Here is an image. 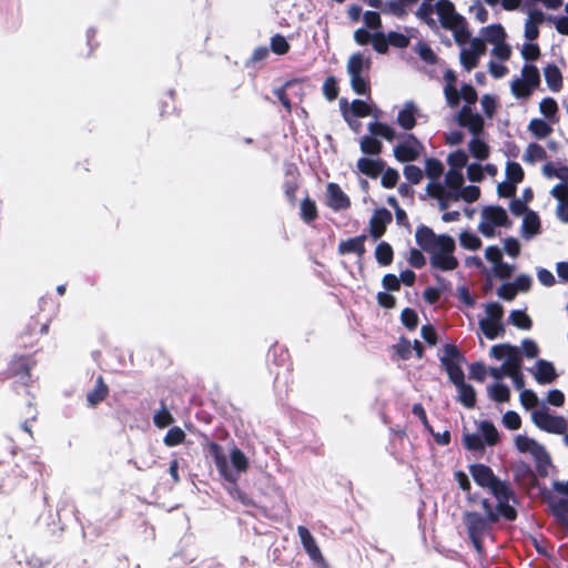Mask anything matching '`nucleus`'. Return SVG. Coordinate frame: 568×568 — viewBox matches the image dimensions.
I'll return each mask as SVG.
<instances>
[{
	"mask_svg": "<svg viewBox=\"0 0 568 568\" xmlns=\"http://www.w3.org/2000/svg\"><path fill=\"white\" fill-rule=\"evenodd\" d=\"M469 473L475 483L481 488H488L498 501V510L506 520L514 521L517 518V510L509 504L517 501V497L511 486L507 481L500 480L493 469L481 463L471 464Z\"/></svg>",
	"mask_w": 568,
	"mask_h": 568,
	"instance_id": "nucleus-1",
	"label": "nucleus"
},
{
	"mask_svg": "<svg viewBox=\"0 0 568 568\" xmlns=\"http://www.w3.org/2000/svg\"><path fill=\"white\" fill-rule=\"evenodd\" d=\"M439 361L449 381L458 389L459 402L466 408H474L476 405V392L470 384L465 382V374L462 368V364L466 361L464 354L455 344L447 343L443 346V355Z\"/></svg>",
	"mask_w": 568,
	"mask_h": 568,
	"instance_id": "nucleus-2",
	"label": "nucleus"
},
{
	"mask_svg": "<svg viewBox=\"0 0 568 568\" xmlns=\"http://www.w3.org/2000/svg\"><path fill=\"white\" fill-rule=\"evenodd\" d=\"M371 135L361 139V151L366 155H379L383 151V143L377 139L383 138L392 142L396 138L395 130L387 123L375 121L368 124Z\"/></svg>",
	"mask_w": 568,
	"mask_h": 568,
	"instance_id": "nucleus-3",
	"label": "nucleus"
},
{
	"mask_svg": "<svg viewBox=\"0 0 568 568\" xmlns=\"http://www.w3.org/2000/svg\"><path fill=\"white\" fill-rule=\"evenodd\" d=\"M463 520L466 525L467 534L471 544L478 554H483L484 537L491 531L495 523L488 520L477 511H466L463 516Z\"/></svg>",
	"mask_w": 568,
	"mask_h": 568,
	"instance_id": "nucleus-4",
	"label": "nucleus"
},
{
	"mask_svg": "<svg viewBox=\"0 0 568 568\" xmlns=\"http://www.w3.org/2000/svg\"><path fill=\"white\" fill-rule=\"evenodd\" d=\"M490 356L496 359L506 358L505 363L503 364L504 368L506 369V375L516 373L521 368L523 358L517 346L510 344L494 345L490 348Z\"/></svg>",
	"mask_w": 568,
	"mask_h": 568,
	"instance_id": "nucleus-5",
	"label": "nucleus"
},
{
	"mask_svg": "<svg viewBox=\"0 0 568 568\" xmlns=\"http://www.w3.org/2000/svg\"><path fill=\"white\" fill-rule=\"evenodd\" d=\"M534 424L544 432L562 435L567 432L568 424L562 416L550 415L547 408L532 412Z\"/></svg>",
	"mask_w": 568,
	"mask_h": 568,
	"instance_id": "nucleus-6",
	"label": "nucleus"
},
{
	"mask_svg": "<svg viewBox=\"0 0 568 568\" xmlns=\"http://www.w3.org/2000/svg\"><path fill=\"white\" fill-rule=\"evenodd\" d=\"M43 465L30 455L19 457L11 469V475L16 479H31L37 481L42 475Z\"/></svg>",
	"mask_w": 568,
	"mask_h": 568,
	"instance_id": "nucleus-7",
	"label": "nucleus"
},
{
	"mask_svg": "<svg viewBox=\"0 0 568 568\" xmlns=\"http://www.w3.org/2000/svg\"><path fill=\"white\" fill-rule=\"evenodd\" d=\"M404 138V142L394 146V156L403 163L417 160L424 149L422 142L413 133H407Z\"/></svg>",
	"mask_w": 568,
	"mask_h": 568,
	"instance_id": "nucleus-8",
	"label": "nucleus"
},
{
	"mask_svg": "<svg viewBox=\"0 0 568 568\" xmlns=\"http://www.w3.org/2000/svg\"><path fill=\"white\" fill-rule=\"evenodd\" d=\"M34 365L36 361L31 355H14L8 364L7 376L17 377L27 384L31 378L30 372Z\"/></svg>",
	"mask_w": 568,
	"mask_h": 568,
	"instance_id": "nucleus-9",
	"label": "nucleus"
},
{
	"mask_svg": "<svg viewBox=\"0 0 568 568\" xmlns=\"http://www.w3.org/2000/svg\"><path fill=\"white\" fill-rule=\"evenodd\" d=\"M207 452L210 456L214 459L215 466L220 475L229 483L235 484L237 481V474H235L229 468L227 458L223 452L222 446L215 442H211L207 445Z\"/></svg>",
	"mask_w": 568,
	"mask_h": 568,
	"instance_id": "nucleus-10",
	"label": "nucleus"
},
{
	"mask_svg": "<svg viewBox=\"0 0 568 568\" xmlns=\"http://www.w3.org/2000/svg\"><path fill=\"white\" fill-rule=\"evenodd\" d=\"M540 493L542 498L549 504L552 516L568 537V499L560 498L559 500H554L546 487H544Z\"/></svg>",
	"mask_w": 568,
	"mask_h": 568,
	"instance_id": "nucleus-11",
	"label": "nucleus"
},
{
	"mask_svg": "<svg viewBox=\"0 0 568 568\" xmlns=\"http://www.w3.org/2000/svg\"><path fill=\"white\" fill-rule=\"evenodd\" d=\"M457 122L460 126L467 128L473 136H480L484 132V119L480 114L474 113L468 105H464L458 115Z\"/></svg>",
	"mask_w": 568,
	"mask_h": 568,
	"instance_id": "nucleus-12",
	"label": "nucleus"
},
{
	"mask_svg": "<svg viewBox=\"0 0 568 568\" xmlns=\"http://www.w3.org/2000/svg\"><path fill=\"white\" fill-rule=\"evenodd\" d=\"M435 9L442 26L446 29H454L464 22V17L456 12L454 3L449 0L437 1Z\"/></svg>",
	"mask_w": 568,
	"mask_h": 568,
	"instance_id": "nucleus-13",
	"label": "nucleus"
},
{
	"mask_svg": "<svg viewBox=\"0 0 568 568\" xmlns=\"http://www.w3.org/2000/svg\"><path fill=\"white\" fill-rule=\"evenodd\" d=\"M351 199L342 190V187L335 183L329 182L326 185V205L335 212L347 210L351 207Z\"/></svg>",
	"mask_w": 568,
	"mask_h": 568,
	"instance_id": "nucleus-14",
	"label": "nucleus"
},
{
	"mask_svg": "<svg viewBox=\"0 0 568 568\" xmlns=\"http://www.w3.org/2000/svg\"><path fill=\"white\" fill-rule=\"evenodd\" d=\"M339 108L343 119L348 125H352V118H366L372 112L371 106L359 99L353 100L351 105H348L346 99H342L339 101Z\"/></svg>",
	"mask_w": 568,
	"mask_h": 568,
	"instance_id": "nucleus-15",
	"label": "nucleus"
},
{
	"mask_svg": "<svg viewBox=\"0 0 568 568\" xmlns=\"http://www.w3.org/2000/svg\"><path fill=\"white\" fill-rule=\"evenodd\" d=\"M392 213L387 209L376 210L369 221L371 235L377 240L382 237L385 232L387 224L392 222Z\"/></svg>",
	"mask_w": 568,
	"mask_h": 568,
	"instance_id": "nucleus-16",
	"label": "nucleus"
},
{
	"mask_svg": "<svg viewBox=\"0 0 568 568\" xmlns=\"http://www.w3.org/2000/svg\"><path fill=\"white\" fill-rule=\"evenodd\" d=\"M367 236L365 234L341 241L337 246L339 255L356 254L358 258H363L366 253L365 241Z\"/></svg>",
	"mask_w": 568,
	"mask_h": 568,
	"instance_id": "nucleus-17",
	"label": "nucleus"
},
{
	"mask_svg": "<svg viewBox=\"0 0 568 568\" xmlns=\"http://www.w3.org/2000/svg\"><path fill=\"white\" fill-rule=\"evenodd\" d=\"M297 534L305 551L311 557V559L314 561L322 560L323 556L321 549L317 546V542L312 536L311 531L305 526H298Z\"/></svg>",
	"mask_w": 568,
	"mask_h": 568,
	"instance_id": "nucleus-18",
	"label": "nucleus"
},
{
	"mask_svg": "<svg viewBox=\"0 0 568 568\" xmlns=\"http://www.w3.org/2000/svg\"><path fill=\"white\" fill-rule=\"evenodd\" d=\"M356 165H357L358 171L362 174H364L371 179H376L383 173L386 163L382 159L375 160V159H369V158L364 156V158H359L357 160Z\"/></svg>",
	"mask_w": 568,
	"mask_h": 568,
	"instance_id": "nucleus-19",
	"label": "nucleus"
},
{
	"mask_svg": "<svg viewBox=\"0 0 568 568\" xmlns=\"http://www.w3.org/2000/svg\"><path fill=\"white\" fill-rule=\"evenodd\" d=\"M437 237L438 235L426 225L418 226L415 233L416 243L426 252H434L436 250Z\"/></svg>",
	"mask_w": 568,
	"mask_h": 568,
	"instance_id": "nucleus-20",
	"label": "nucleus"
},
{
	"mask_svg": "<svg viewBox=\"0 0 568 568\" xmlns=\"http://www.w3.org/2000/svg\"><path fill=\"white\" fill-rule=\"evenodd\" d=\"M297 169H288L285 172V180L283 182V191L288 202L294 205L296 203V193L300 189Z\"/></svg>",
	"mask_w": 568,
	"mask_h": 568,
	"instance_id": "nucleus-21",
	"label": "nucleus"
},
{
	"mask_svg": "<svg viewBox=\"0 0 568 568\" xmlns=\"http://www.w3.org/2000/svg\"><path fill=\"white\" fill-rule=\"evenodd\" d=\"M109 386L105 384L102 375H99L95 379V386L87 394V404L90 407H97L102 403L109 395Z\"/></svg>",
	"mask_w": 568,
	"mask_h": 568,
	"instance_id": "nucleus-22",
	"label": "nucleus"
},
{
	"mask_svg": "<svg viewBox=\"0 0 568 568\" xmlns=\"http://www.w3.org/2000/svg\"><path fill=\"white\" fill-rule=\"evenodd\" d=\"M417 108L414 102H406L404 108L397 114V124L406 131L413 130L417 123L415 116Z\"/></svg>",
	"mask_w": 568,
	"mask_h": 568,
	"instance_id": "nucleus-23",
	"label": "nucleus"
},
{
	"mask_svg": "<svg viewBox=\"0 0 568 568\" xmlns=\"http://www.w3.org/2000/svg\"><path fill=\"white\" fill-rule=\"evenodd\" d=\"M537 372L535 373V379L540 385L552 383L557 378L555 366L551 362L546 359H538L536 363Z\"/></svg>",
	"mask_w": 568,
	"mask_h": 568,
	"instance_id": "nucleus-24",
	"label": "nucleus"
},
{
	"mask_svg": "<svg viewBox=\"0 0 568 568\" xmlns=\"http://www.w3.org/2000/svg\"><path fill=\"white\" fill-rule=\"evenodd\" d=\"M515 479L518 484L525 485L528 488H535L538 486L539 481L537 475L531 469V467L525 463L519 464L514 469Z\"/></svg>",
	"mask_w": 568,
	"mask_h": 568,
	"instance_id": "nucleus-25",
	"label": "nucleus"
},
{
	"mask_svg": "<svg viewBox=\"0 0 568 568\" xmlns=\"http://www.w3.org/2000/svg\"><path fill=\"white\" fill-rule=\"evenodd\" d=\"M51 320L47 318L44 322H41L38 317L31 316L23 332L21 333V338L24 337H39L49 332V325Z\"/></svg>",
	"mask_w": 568,
	"mask_h": 568,
	"instance_id": "nucleus-26",
	"label": "nucleus"
},
{
	"mask_svg": "<svg viewBox=\"0 0 568 568\" xmlns=\"http://www.w3.org/2000/svg\"><path fill=\"white\" fill-rule=\"evenodd\" d=\"M51 320L47 318L44 322H41L38 317L31 316L23 332L21 333V338L24 337H39L49 332V325Z\"/></svg>",
	"mask_w": 568,
	"mask_h": 568,
	"instance_id": "nucleus-27",
	"label": "nucleus"
},
{
	"mask_svg": "<svg viewBox=\"0 0 568 568\" xmlns=\"http://www.w3.org/2000/svg\"><path fill=\"white\" fill-rule=\"evenodd\" d=\"M483 215L485 220L490 222L493 225L496 226H509L510 221L508 219V215L504 207L496 205V206H487L483 211Z\"/></svg>",
	"mask_w": 568,
	"mask_h": 568,
	"instance_id": "nucleus-28",
	"label": "nucleus"
},
{
	"mask_svg": "<svg viewBox=\"0 0 568 568\" xmlns=\"http://www.w3.org/2000/svg\"><path fill=\"white\" fill-rule=\"evenodd\" d=\"M544 75L548 88L552 92H558L562 88V74L555 63H549L544 68Z\"/></svg>",
	"mask_w": 568,
	"mask_h": 568,
	"instance_id": "nucleus-29",
	"label": "nucleus"
},
{
	"mask_svg": "<svg viewBox=\"0 0 568 568\" xmlns=\"http://www.w3.org/2000/svg\"><path fill=\"white\" fill-rule=\"evenodd\" d=\"M19 417L22 420L21 422V428L30 434L32 436L31 430V422H34L38 417V409L36 404H33L31 400H28L20 409H19Z\"/></svg>",
	"mask_w": 568,
	"mask_h": 568,
	"instance_id": "nucleus-30",
	"label": "nucleus"
},
{
	"mask_svg": "<svg viewBox=\"0 0 568 568\" xmlns=\"http://www.w3.org/2000/svg\"><path fill=\"white\" fill-rule=\"evenodd\" d=\"M430 264L442 271H453L457 268L458 260L453 254L433 253Z\"/></svg>",
	"mask_w": 568,
	"mask_h": 568,
	"instance_id": "nucleus-31",
	"label": "nucleus"
},
{
	"mask_svg": "<svg viewBox=\"0 0 568 568\" xmlns=\"http://www.w3.org/2000/svg\"><path fill=\"white\" fill-rule=\"evenodd\" d=\"M371 67V60L364 59L361 52L352 54L347 61V73L349 75L363 74L364 71H368Z\"/></svg>",
	"mask_w": 568,
	"mask_h": 568,
	"instance_id": "nucleus-32",
	"label": "nucleus"
},
{
	"mask_svg": "<svg viewBox=\"0 0 568 568\" xmlns=\"http://www.w3.org/2000/svg\"><path fill=\"white\" fill-rule=\"evenodd\" d=\"M300 210L301 219L306 224H312L318 217L316 203L310 196H306L301 201Z\"/></svg>",
	"mask_w": 568,
	"mask_h": 568,
	"instance_id": "nucleus-33",
	"label": "nucleus"
},
{
	"mask_svg": "<svg viewBox=\"0 0 568 568\" xmlns=\"http://www.w3.org/2000/svg\"><path fill=\"white\" fill-rule=\"evenodd\" d=\"M468 150L479 161L488 159L490 154L489 145L480 136H473L468 143Z\"/></svg>",
	"mask_w": 568,
	"mask_h": 568,
	"instance_id": "nucleus-34",
	"label": "nucleus"
},
{
	"mask_svg": "<svg viewBox=\"0 0 568 568\" xmlns=\"http://www.w3.org/2000/svg\"><path fill=\"white\" fill-rule=\"evenodd\" d=\"M479 430L484 445L495 446L499 442V434L495 425L490 420H483L479 424Z\"/></svg>",
	"mask_w": 568,
	"mask_h": 568,
	"instance_id": "nucleus-35",
	"label": "nucleus"
},
{
	"mask_svg": "<svg viewBox=\"0 0 568 568\" xmlns=\"http://www.w3.org/2000/svg\"><path fill=\"white\" fill-rule=\"evenodd\" d=\"M479 327H480L483 334L488 339H495L505 331L501 322H496V321L486 320V318H481L479 321Z\"/></svg>",
	"mask_w": 568,
	"mask_h": 568,
	"instance_id": "nucleus-36",
	"label": "nucleus"
},
{
	"mask_svg": "<svg viewBox=\"0 0 568 568\" xmlns=\"http://www.w3.org/2000/svg\"><path fill=\"white\" fill-rule=\"evenodd\" d=\"M375 258L382 266L390 265L394 258V251L389 243L381 242L375 248Z\"/></svg>",
	"mask_w": 568,
	"mask_h": 568,
	"instance_id": "nucleus-37",
	"label": "nucleus"
},
{
	"mask_svg": "<svg viewBox=\"0 0 568 568\" xmlns=\"http://www.w3.org/2000/svg\"><path fill=\"white\" fill-rule=\"evenodd\" d=\"M515 445L520 453H530L531 456H534L537 453V450H539L542 447L535 439L524 435H518L515 438Z\"/></svg>",
	"mask_w": 568,
	"mask_h": 568,
	"instance_id": "nucleus-38",
	"label": "nucleus"
},
{
	"mask_svg": "<svg viewBox=\"0 0 568 568\" xmlns=\"http://www.w3.org/2000/svg\"><path fill=\"white\" fill-rule=\"evenodd\" d=\"M536 463V470L540 477L548 476V467L550 465V456L542 446L537 453L532 456Z\"/></svg>",
	"mask_w": 568,
	"mask_h": 568,
	"instance_id": "nucleus-39",
	"label": "nucleus"
},
{
	"mask_svg": "<svg viewBox=\"0 0 568 568\" xmlns=\"http://www.w3.org/2000/svg\"><path fill=\"white\" fill-rule=\"evenodd\" d=\"M231 464L237 474L245 473L248 469V459L245 454L237 447H234L230 454Z\"/></svg>",
	"mask_w": 568,
	"mask_h": 568,
	"instance_id": "nucleus-40",
	"label": "nucleus"
},
{
	"mask_svg": "<svg viewBox=\"0 0 568 568\" xmlns=\"http://www.w3.org/2000/svg\"><path fill=\"white\" fill-rule=\"evenodd\" d=\"M528 129L537 139H545L552 132L551 126L542 119H532Z\"/></svg>",
	"mask_w": 568,
	"mask_h": 568,
	"instance_id": "nucleus-41",
	"label": "nucleus"
},
{
	"mask_svg": "<svg viewBox=\"0 0 568 568\" xmlns=\"http://www.w3.org/2000/svg\"><path fill=\"white\" fill-rule=\"evenodd\" d=\"M510 323L520 328V329H530L532 326V321L529 315L520 310H514L509 314Z\"/></svg>",
	"mask_w": 568,
	"mask_h": 568,
	"instance_id": "nucleus-42",
	"label": "nucleus"
},
{
	"mask_svg": "<svg viewBox=\"0 0 568 568\" xmlns=\"http://www.w3.org/2000/svg\"><path fill=\"white\" fill-rule=\"evenodd\" d=\"M351 87L353 91L359 95H366L371 93V83L367 77L363 74L349 75Z\"/></svg>",
	"mask_w": 568,
	"mask_h": 568,
	"instance_id": "nucleus-43",
	"label": "nucleus"
},
{
	"mask_svg": "<svg viewBox=\"0 0 568 568\" xmlns=\"http://www.w3.org/2000/svg\"><path fill=\"white\" fill-rule=\"evenodd\" d=\"M523 80L532 89L540 84L539 70L534 64H525L521 70Z\"/></svg>",
	"mask_w": 568,
	"mask_h": 568,
	"instance_id": "nucleus-44",
	"label": "nucleus"
},
{
	"mask_svg": "<svg viewBox=\"0 0 568 568\" xmlns=\"http://www.w3.org/2000/svg\"><path fill=\"white\" fill-rule=\"evenodd\" d=\"M480 196V189L476 185H468L462 187L458 192H455V202L460 199L467 203L476 202Z\"/></svg>",
	"mask_w": 568,
	"mask_h": 568,
	"instance_id": "nucleus-45",
	"label": "nucleus"
},
{
	"mask_svg": "<svg viewBox=\"0 0 568 568\" xmlns=\"http://www.w3.org/2000/svg\"><path fill=\"white\" fill-rule=\"evenodd\" d=\"M153 423L159 428H165L174 423V418L169 412L164 400L161 402V409L154 414Z\"/></svg>",
	"mask_w": 568,
	"mask_h": 568,
	"instance_id": "nucleus-46",
	"label": "nucleus"
},
{
	"mask_svg": "<svg viewBox=\"0 0 568 568\" xmlns=\"http://www.w3.org/2000/svg\"><path fill=\"white\" fill-rule=\"evenodd\" d=\"M298 80L297 79H292V80H288L284 83V85H282L281 88H276L273 92L274 94L276 95V98L278 99V101L282 103V105L285 108V110L291 113L292 112V102H291V99L288 98L287 93H286V90L288 88H291L293 84L297 83Z\"/></svg>",
	"mask_w": 568,
	"mask_h": 568,
	"instance_id": "nucleus-47",
	"label": "nucleus"
},
{
	"mask_svg": "<svg viewBox=\"0 0 568 568\" xmlns=\"http://www.w3.org/2000/svg\"><path fill=\"white\" fill-rule=\"evenodd\" d=\"M547 158L546 150L538 143L528 144L524 160L529 163H534L536 161H542Z\"/></svg>",
	"mask_w": 568,
	"mask_h": 568,
	"instance_id": "nucleus-48",
	"label": "nucleus"
},
{
	"mask_svg": "<svg viewBox=\"0 0 568 568\" xmlns=\"http://www.w3.org/2000/svg\"><path fill=\"white\" fill-rule=\"evenodd\" d=\"M464 184V176L460 171L449 170L445 175V185L448 192H458Z\"/></svg>",
	"mask_w": 568,
	"mask_h": 568,
	"instance_id": "nucleus-49",
	"label": "nucleus"
},
{
	"mask_svg": "<svg viewBox=\"0 0 568 568\" xmlns=\"http://www.w3.org/2000/svg\"><path fill=\"white\" fill-rule=\"evenodd\" d=\"M444 172L443 163L435 158H429L425 162V174L432 181L438 180Z\"/></svg>",
	"mask_w": 568,
	"mask_h": 568,
	"instance_id": "nucleus-50",
	"label": "nucleus"
},
{
	"mask_svg": "<svg viewBox=\"0 0 568 568\" xmlns=\"http://www.w3.org/2000/svg\"><path fill=\"white\" fill-rule=\"evenodd\" d=\"M485 40L490 43L505 41L506 33L501 24H490L484 29Z\"/></svg>",
	"mask_w": 568,
	"mask_h": 568,
	"instance_id": "nucleus-51",
	"label": "nucleus"
},
{
	"mask_svg": "<svg viewBox=\"0 0 568 568\" xmlns=\"http://www.w3.org/2000/svg\"><path fill=\"white\" fill-rule=\"evenodd\" d=\"M489 396L497 403H506L510 398V390L507 385L497 383L489 387Z\"/></svg>",
	"mask_w": 568,
	"mask_h": 568,
	"instance_id": "nucleus-52",
	"label": "nucleus"
},
{
	"mask_svg": "<svg viewBox=\"0 0 568 568\" xmlns=\"http://www.w3.org/2000/svg\"><path fill=\"white\" fill-rule=\"evenodd\" d=\"M524 231L529 235H535L540 230V220L536 212L529 211L523 222Z\"/></svg>",
	"mask_w": 568,
	"mask_h": 568,
	"instance_id": "nucleus-53",
	"label": "nucleus"
},
{
	"mask_svg": "<svg viewBox=\"0 0 568 568\" xmlns=\"http://www.w3.org/2000/svg\"><path fill=\"white\" fill-rule=\"evenodd\" d=\"M540 112L551 122H555V116L558 112V104L552 98H544L539 103Z\"/></svg>",
	"mask_w": 568,
	"mask_h": 568,
	"instance_id": "nucleus-54",
	"label": "nucleus"
},
{
	"mask_svg": "<svg viewBox=\"0 0 568 568\" xmlns=\"http://www.w3.org/2000/svg\"><path fill=\"white\" fill-rule=\"evenodd\" d=\"M185 433L178 426L172 427L168 430L164 436V444L169 447H174L182 444L185 440Z\"/></svg>",
	"mask_w": 568,
	"mask_h": 568,
	"instance_id": "nucleus-55",
	"label": "nucleus"
},
{
	"mask_svg": "<svg viewBox=\"0 0 568 568\" xmlns=\"http://www.w3.org/2000/svg\"><path fill=\"white\" fill-rule=\"evenodd\" d=\"M416 52L427 64H435L437 62V55L426 42L419 41L416 45Z\"/></svg>",
	"mask_w": 568,
	"mask_h": 568,
	"instance_id": "nucleus-56",
	"label": "nucleus"
},
{
	"mask_svg": "<svg viewBox=\"0 0 568 568\" xmlns=\"http://www.w3.org/2000/svg\"><path fill=\"white\" fill-rule=\"evenodd\" d=\"M506 176L509 182L517 184L524 180L525 173L519 163L508 162L506 166Z\"/></svg>",
	"mask_w": 568,
	"mask_h": 568,
	"instance_id": "nucleus-57",
	"label": "nucleus"
},
{
	"mask_svg": "<svg viewBox=\"0 0 568 568\" xmlns=\"http://www.w3.org/2000/svg\"><path fill=\"white\" fill-rule=\"evenodd\" d=\"M460 245L464 248L476 251L481 246L480 239L471 232L464 231L459 235Z\"/></svg>",
	"mask_w": 568,
	"mask_h": 568,
	"instance_id": "nucleus-58",
	"label": "nucleus"
},
{
	"mask_svg": "<svg viewBox=\"0 0 568 568\" xmlns=\"http://www.w3.org/2000/svg\"><path fill=\"white\" fill-rule=\"evenodd\" d=\"M467 161L468 156L464 150H457L447 158V162L450 165L449 170L460 171L467 164Z\"/></svg>",
	"mask_w": 568,
	"mask_h": 568,
	"instance_id": "nucleus-59",
	"label": "nucleus"
},
{
	"mask_svg": "<svg viewBox=\"0 0 568 568\" xmlns=\"http://www.w3.org/2000/svg\"><path fill=\"white\" fill-rule=\"evenodd\" d=\"M384 13H392L398 18H403L406 16L405 3L402 0H388L384 3L382 8Z\"/></svg>",
	"mask_w": 568,
	"mask_h": 568,
	"instance_id": "nucleus-60",
	"label": "nucleus"
},
{
	"mask_svg": "<svg viewBox=\"0 0 568 568\" xmlns=\"http://www.w3.org/2000/svg\"><path fill=\"white\" fill-rule=\"evenodd\" d=\"M291 49L290 43L282 34H275L271 38V50L278 55L286 54Z\"/></svg>",
	"mask_w": 568,
	"mask_h": 568,
	"instance_id": "nucleus-61",
	"label": "nucleus"
},
{
	"mask_svg": "<svg viewBox=\"0 0 568 568\" xmlns=\"http://www.w3.org/2000/svg\"><path fill=\"white\" fill-rule=\"evenodd\" d=\"M339 88L335 77H327L323 84V94L328 101H334L338 97Z\"/></svg>",
	"mask_w": 568,
	"mask_h": 568,
	"instance_id": "nucleus-62",
	"label": "nucleus"
},
{
	"mask_svg": "<svg viewBox=\"0 0 568 568\" xmlns=\"http://www.w3.org/2000/svg\"><path fill=\"white\" fill-rule=\"evenodd\" d=\"M463 440L465 447L469 450L479 452L485 448L481 436L476 433L465 434Z\"/></svg>",
	"mask_w": 568,
	"mask_h": 568,
	"instance_id": "nucleus-63",
	"label": "nucleus"
},
{
	"mask_svg": "<svg viewBox=\"0 0 568 568\" xmlns=\"http://www.w3.org/2000/svg\"><path fill=\"white\" fill-rule=\"evenodd\" d=\"M542 172L548 178L556 176L564 182L568 181V166L556 168L552 163H547L544 165Z\"/></svg>",
	"mask_w": 568,
	"mask_h": 568,
	"instance_id": "nucleus-64",
	"label": "nucleus"
}]
</instances>
